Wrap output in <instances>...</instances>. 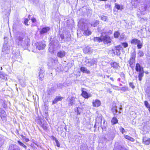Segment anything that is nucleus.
<instances>
[{"mask_svg": "<svg viewBox=\"0 0 150 150\" xmlns=\"http://www.w3.org/2000/svg\"><path fill=\"white\" fill-rule=\"evenodd\" d=\"M111 86L112 88H113V89L117 90L118 89V88H119V87L118 86H114L113 85H112V84H111Z\"/></svg>", "mask_w": 150, "mask_h": 150, "instance_id": "nucleus-56", "label": "nucleus"}, {"mask_svg": "<svg viewBox=\"0 0 150 150\" xmlns=\"http://www.w3.org/2000/svg\"><path fill=\"white\" fill-rule=\"evenodd\" d=\"M120 76L123 79H125V75L123 72L120 73Z\"/></svg>", "mask_w": 150, "mask_h": 150, "instance_id": "nucleus-58", "label": "nucleus"}, {"mask_svg": "<svg viewBox=\"0 0 150 150\" xmlns=\"http://www.w3.org/2000/svg\"><path fill=\"white\" fill-rule=\"evenodd\" d=\"M87 146L84 144L81 145V150H87Z\"/></svg>", "mask_w": 150, "mask_h": 150, "instance_id": "nucleus-43", "label": "nucleus"}, {"mask_svg": "<svg viewBox=\"0 0 150 150\" xmlns=\"http://www.w3.org/2000/svg\"><path fill=\"white\" fill-rule=\"evenodd\" d=\"M55 142L57 146L58 147H59L60 146V144L59 143V142L56 138H55Z\"/></svg>", "mask_w": 150, "mask_h": 150, "instance_id": "nucleus-55", "label": "nucleus"}, {"mask_svg": "<svg viewBox=\"0 0 150 150\" xmlns=\"http://www.w3.org/2000/svg\"><path fill=\"white\" fill-rule=\"evenodd\" d=\"M14 59L17 61L21 62H22L21 57L19 52L16 53L14 55Z\"/></svg>", "mask_w": 150, "mask_h": 150, "instance_id": "nucleus-18", "label": "nucleus"}, {"mask_svg": "<svg viewBox=\"0 0 150 150\" xmlns=\"http://www.w3.org/2000/svg\"><path fill=\"white\" fill-rule=\"evenodd\" d=\"M102 41H103L105 44H108L111 43V40L110 37L108 35L101 36Z\"/></svg>", "mask_w": 150, "mask_h": 150, "instance_id": "nucleus-9", "label": "nucleus"}, {"mask_svg": "<svg viewBox=\"0 0 150 150\" xmlns=\"http://www.w3.org/2000/svg\"><path fill=\"white\" fill-rule=\"evenodd\" d=\"M0 117L4 121H6V112L3 109L0 108Z\"/></svg>", "mask_w": 150, "mask_h": 150, "instance_id": "nucleus-10", "label": "nucleus"}, {"mask_svg": "<svg viewBox=\"0 0 150 150\" xmlns=\"http://www.w3.org/2000/svg\"><path fill=\"white\" fill-rule=\"evenodd\" d=\"M138 55L140 57H142L144 56V53L142 51H139L138 53Z\"/></svg>", "mask_w": 150, "mask_h": 150, "instance_id": "nucleus-54", "label": "nucleus"}, {"mask_svg": "<svg viewBox=\"0 0 150 150\" xmlns=\"http://www.w3.org/2000/svg\"><path fill=\"white\" fill-rule=\"evenodd\" d=\"M62 97L59 96H57L52 101V104L56 103L58 101L61 100Z\"/></svg>", "mask_w": 150, "mask_h": 150, "instance_id": "nucleus-27", "label": "nucleus"}, {"mask_svg": "<svg viewBox=\"0 0 150 150\" xmlns=\"http://www.w3.org/2000/svg\"><path fill=\"white\" fill-rule=\"evenodd\" d=\"M135 69L137 71L139 72L138 78L139 80L141 81L142 77L143 76L144 72L143 67H141L139 63H137L136 65Z\"/></svg>", "mask_w": 150, "mask_h": 150, "instance_id": "nucleus-4", "label": "nucleus"}, {"mask_svg": "<svg viewBox=\"0 0 150 150\" xmlns=\"http://www.w3.org/2000/svg\"><path fill=\"white\" fill-rule=\"evenodd\" d=\"M146 6H145V5H143L140 8L139 10L140 11L142 12L144 11H146Z\"/></svg>", "mask_w": 150, "mask_h": 150, "instance_id": "nucleus-39", "label": "nucleus"}, {"mask_svg": "<svg viewBox=\"0 0 150 150\" xmlns=\"http://www.w3.org/2000/svg\"><path fill=\"white\" fill-rule=\"evenodd\" d=\"M85 62L86 66H91L96 63H97V60L96 58L88 59L85 60Z\"/></svg>", "mask_w": 150, "mask_h": 150, "instance_id": "nucleus-8", "label": "nucleus"}, {"mask_svg": "<svg viewBox=\"0 0 150 150\" xmlns=\"http://www.w3.org/2000/svg\"><path fill=\"white\" fill-rule=\"evenodd\" d=\"M144 103L145 106L148 109L150 108V105L147 101H145L144 102Z\"/></svg>", "mask_w": 150, "mask_h": 150, "instance_id": "nucleus-48", "label": "nucleus"}, {"mask_svg": "<svg viewBox=\"0 0 150 150\" xmlns=\"http://www.w3.org/2000/svg\"><path fill=\"white\" fill-rule=\"evenodd\" d=\"M10 50L9 49L7 46L6 43H4L3 46L2 50V55H4V54H7L9 53Z\"/></svg>", "mask_w": 150, "mask_h": 150, "instance_id": "nucleus-11", "label": "nucleus"}, {"mask_svg": "<svg viewBox=\"0 0 150 150\" xmlns=\"http://www.w3.org/2000/svg\"><path fill=\"white\" fill-rule=\"evenodd\" d=\"M59 43V41L56 39H54V40L51 42L50 45H52L53 46H57L58 45Z\"/></svg>", "mask_w": 150, "mask_h": 150, "instance_id": "nucleus-24", "label": "nucleus"}, {"mask_svg": "<svg viewBox=\"0 0 150 150\" xmlns=\"http://www.w3.org/2000/svg\"><path fill=\"white\" fill-rule=\"evenodd\" d=\"M136 57V53L135 51L132 52L131 54V58H135Z\"/></svg>", "mask_w": 150, "mask_h": 150, "instance_id": "nucleus-50", "label": "nucleus"}, {"mask_svg": "<svg viewBox=\"0 0 150 150\" xmlns=\"http://www.w3.org/2000/svg\"><path fill=\"white\" fill-rule=\"evenodd\" d=\"M25 36V34L22 32H19L17 34L16 41L18 45H20L25 47L27 45V42L26 40H23Z\"/></svg>", "mask_w": 150, "mask_h": 150, "instance_id": "nucleus-1", "label": "nucleus"}, {"mask_svg": "<svg viewBox=\"0 0 150 150\" xmlns=\"http://www.w3.org/2000/svg\"><path fill=\"white\" fill-rule=\"evenodd\" d=\"M102 117L101 115L98 116V117L96 118V122H97L98 123H101L102 118Z\"/></svg>", "mask_w": 150, "mask_h": 150, "instance_id": "nucleus-32", "label": "nucleus"}, {"mask_svg": "<svg viewBox=\"0 0 150 150\" xmlns=\"http://www.w3.org/2000/svg\"><path fill=\"white\" fill-rule=\"evenodd\" d=\"M60 36L62 40L64 38V34H60Z\"/></svg>", "mask_w": 150, "mask_h": 150, "instance_id": "nucleus-61", "label": "nucleus"}, {"mask_svg": "<svg viewBox=\"0 0 150 150\" xmlns=\"http://www.w3.org/2000/svg\"><path fill=\"white\" fill-rule=\"evenodd\" d=\"M90 48L89 47H86L84 49L83 52L85 53H87L90 52Z\"/></svg>", "mask_w": 150, "mask_h": 150, "instance_id": "nucleus-46", "label": "nucleus"}, {"mask_svg": "<svg viewBox=\"0 0 150 150\" xmlns=\"http://www.w3.org/2000/svg\"><path fill=\"white\" fill-rule=\"evenodd\" d=\"M135 59L130 58L129 60V63L130 65H133L135 62Z\"/></svg>", "mask_w": 150, "mask_h": 150, "instance_id": "nucleus-41", "label": "nucleus"}, {"mask_svg": "<svg viewBox=\"0 0 150 150\" xmlns=\"http://www.w3.org/2000/svg\"><path fill=\"white\" fill-rule=\"evenodd\" d=\"M31 20L33 23H35L36 21V19L33 17L32 18Z\"/></svg>", "mask_w": 150, "mask_h": 150, "instance_id": "nucleus-62", "label": "nucleus"}, {"mask_svg": "<svg viewBox=\"0 0 150 150\" xmlns=\"http://www.w3.org/2000/svg\"><path fill=\"white\" fill-rule=\"evenodd\" d=\"M128 88L127 87H123L121 88V90L122 91H125L128 90Z\"/></svg>", "mask_w": 150, "mask_h": 150, "instance_id": "nucleus-52", "label": "nucleus"}, {"mask_svg": "<svg viewBox=\"0 0 150 150\" xmlns=\"http://www.w3.org/2000/svg\"><path fill=\"white\" fill-rule=\"evenodd\" d=\"M83 108L80 107L76 108L75 109V111L77 112L78 114H80L83 111Z\"/></svg>", "mask_w": 150, "mask_h": 150, "instance_id": "nucleus-25", "label": "nucleus"}, {"mask_svg": "<svg viewBox=\"0 0 150 150\" xmlns=\"http://www.w3.org/2000/svg\"><path fill=\"white\" fill-rule=\"evenodd\" d=\"M45 71L44 69H41L39 72V79L42 80L44 77L45 74L44 73Z\"/></svg>", "mask_w": 150, "mask_h": 150, "instance_id": "nucleus-14", "label": "nucleus"}, {"mask_svg": "<svg viewBox=\"0 0 150 150\" xmlns=\"http://www.w3.org/2000/svg\"><path fill=\"white\" fill-rule=\"evenodd\" d=\"M113 150H128L124 147H115Z\"/></svg>", "mask_w": 150, "mask_h": 150, "instance_id": "nucleus-38", "label": "nucleus"}, {"mask_svg": "<svg viewBox=\"0 0 150 150\" xmlns=\"http://www.w3.org/2000/svg\"><path fill=\"white\" fill-rule=\"evenodd\" d=\"M120 35V33L118 31H116L114 33V37L115 38H117Z\"/></svg>", "mask_w": 150, "mask_h": 150, "instance_id": "nucleus-45", "label": "nucleus"}, {"mask_svg": "<svg viewBox=\"0 0 150 150\" xmlns=\"http://www.w3.org/2000/svg\"><path fill=\"white\" fill-rule=\"evenodd\" d=\"M100 18L103 21H108L107 17L105 16L102 15L101 16Z\"/></svg>", "mask_w": 150, "mask_h": 150, "instance_id": "nucleus-40", "label": "nucleus"}, {"mask_svg": "<svg viewBox=\"0 0 150 150\" xmlns=\"http://www.w3.org/2000/svg\"><path fill=\"white\" fill-rule=\"evenodd\" d=\"M82 92L81 95L85 98L87 99L91 96V95L90 94H88L86 91L82 90Z\"/></svg>", "mask_w": 150, "mask_h": 150, "instance_id": "nucleus-22", "label": "nucleus"}, {"mask_svg": "<svg viewBox=\"0 0 150 150\" xmlns=\"http://www.w3.org/2000/svg\"><path fill=\"white\" fill-rule=\"evenodd\" d=\"M79 24L80 25L81 28L83 30H84L83 34L85 35H89L91 34V32L88 29L86 30L88 28L87 25L83 20H80L79 23Z\"/></svg>", "mask_w": 150, "mask_h": 150, "instance_id": "nucleus-2", "label": "nucleus"}, {"mask_svg": "<svg viewBox=\"0 0 150 150\" xmlns=\"http://www.w3.org/2000/svg\"><path fill=\"white\" fill-rule=\"evenodd\" d=\"M8 150H20L19 147L16 144H11Z\"/></svg>", "mask_w": 150, "mask_h": 150, "instance_id": "nucleus-19", "label": "nucleus"}, {"mask_svg": "<svg viewBox=\"0 0 150 150\" xmlns=\"http://www.w3.org/2000/svg\"><path fill=\"white\" fill-rule=\"evenodd\" d=\"M110 65L111 67L115 69H118L120 68V66H119L118 64L116 62H111Z\"/></svg>", "mask_w": 150, "mask_h": 150, "instance_id": "nucleus-21", "label": "nucleus"}, {"mask_svg": "<svg viewBox=\"0 0 150 150\" xmlns=\"http://www.w3.org/2000/svg\"><path fill=\"white\" fill-rule=\"evenodd\" d=\"M131 43L134 45H137V47L138 49H141L143 46L142 42L140 40L136 38L132 39L131 42Z\"/></svg>", "mask_w": 150, "mask_h": 150, "instance_id": "nucleus-7", "label": "nucleus"}, {"mask_svg": "<svg viewBox=\"0 0 150 150\" xmlns=\"http://www.w3.org/2000/svg\"><path fill=\"white\" fill-rule=\"evenodd\" d=\"M92 103L94 107H98L100 105L101 103L100 100L98 99H96L93 100Z\"/></svg>", "mask_w": 150, "mask_h": 150, "instance_id": "nucleus-17", "label": "nucleus"}, {"mask_svg": "<svg viewBox=\"0 0 150 150\" xmlns=\"http://www.w3.org/2000/svg\"><path fill=\"white\" fill-rule=\"evenodd\" d=\"M40 120V123L41 127L45 130H46L47 129V123L46 122L45 120L42 121L41 120L39 119Z\"/></svg>", "mask_w": 150, "mask_h": 150, "instance_id": "nucleus-15", "label": "nucleus"}, {"mask_svg": "<svg viewBox=\"0 0 150 150\" xmlns=\"http://www.w3.org/2000/svg\"><path fill=\"white\" fill-rule=\"evenodd\" d=\"M36 48L39 50H44L46 46L45 42L42 41L37 42L35 44Z\"/></svg>", "mask_w": 150, "mask_h": 150, "instance_id": "nucleus-6", "label": "nucleus"}, {"mask_svg": "<svg viewBox=\"0 0 150 150\" xmlns=\"http://www.w3.org/2000/svg\"><path fill=\"white\" fill-rule=\"evenodd\" d=\"M70 35L69 33H68L67 35V36H66L65 38L66 39V40L67 41H69L70 40Z\"/></svg>", "mask_w": 150, "mask_h": 150, "instance_id": "nucleus-51", "label": "nucleus"}, {"mask_svg": "<svg viewBox=\"0 0 150 150\" xmlns=\"http://www.w3.org/2000/svg\"><path fill=\"white\" fill-rule=\"evenodd\" d=\"M19 82L21 86L23 87H25V81L26 79L25 78H21L19 79Z\"/></svg>", "mask_w": 150, "mask_h": 150, "instance_id": "nucleus-23", "label": "nucleus"}, {"mask_svg": "<svg viewBox=\"0 0 150 150\" xmlns=\"http://www.w3.org/2000/svg\"><path fill=\"white\" fill-rule=\"evenodd\" d=\"M28 20L27 18H25L24 23L26 25H29L28 23Z\"/></svg>", "mask_w": 150, "mask_h": 150, "instance_id": "nucleus-53", "label": "nucleus"}, {"mask_svg": "<svg viewBox=\"0 0 150 150\" xmlns=\"http://www.w3.org/2000/svg\"><path fill=\"white\" fill-rule=\"evenodd\" d=\"M122 49V47L120 45H119L115 47V49L113 50L114 53L117 55H119L120 54V50Z\"/></svg>", "mask_w": 150, "mask_h": 150, "instance_id": "nucleus-13", "label": "nucleus"}, {"mask_svg": "<svg viewBox=\"0 0 150 150\" xmlns=\"http://www.w3.org/2000/svg\"><path fill=\"white\" fill-rule=\"evenodd\" d=\"M120 132H121L122 134H123V133L125 132V130L122 127L120 128Z\"/></svg>", "mask_w": 150, "mask_h": 150, "instance_id": "nucleus-59", "label": "nucleus"}, {"mask_svg": "<svg viewBox=\"0 0 150 150\" xmlns=\"http://www.w3.org/2000/svg\"><path fill=\"white\" fill-rule=\"evenodd\" d=\"M80 70L83 73L88 74L90 73V71L85 67H81L80 68Z\"/></svg>", "mask_w": 150, "mask_h": 150, "instance_id": "nucleus-28", "label": "nucleus"}, {"mask_svg": "<svg viewBox=\"0 0 150 150\" xmlns=\"http://www.w3.org/2000/svg\"><path fill=\"white\" fill-rule=\"evenodd\" d=\"M65 55L66 52L63 50L59 51L57 54V56L60 58H62L64 57Z\"/></svg>", "mask_w": 150, "mask_h": 150, "instance_id": "nucleus-16", "label": "nucleus"}, {"mask_svg": "<svg viewBox=\"0 0 150 150\" xmlns=\"http://www.w3.org/2000/svg\"><path fill=\"white\" fill-rule=\"evenodd\" d=\"M116 131L115 129L112 128L110 129L108 133L107 136L110 140H112L115 137V134Z\"/></svg>", "mask_w": 150, "mask_h": 150, "instance_id": "nucleus-5", "label": "nucleus"}, {"mask_svg": "<svg viewBox=\"0 0 150 150\" xmlns=\"http://www.w3.org/2000/svg\"><path fill=\"white\" fill-rule=\"evenodd\" d=\"M21 25V23L20 22L19 19H17L16 21L14 22V23L13 24V27H16L17 26H20Z\"/></svg>", "mask_w": 150, "mask_h": 150, "instance_id": "nucleus-30", "label": "nucleus"}, {"mask_svg": "<svg viewBox=\"0 0 150 150\" xmlns=\"http://www.w3.org/2000/svg\"><path fill=\"white\" fill-rule=\"evenodd\" d=\"M145 6H146V10H148L149 8H150V4L149 3L146 5L145 4Z\"/></svg>", "mask_w": 150, "mask_h": 150, "instance_id": "nucleus-57", "label": "nucleus"}, {"mask_svg": "<svg viewBox=\"0 0 150 150\" xmlns=\"http://www.w3.org/2000/svg\"><path fill=\"white\" fill-rule=\"evenodd\" d=\"M99 23V21L97 20H95L91 22V26L95 27Z\"/></svg>", "mask_w": 150, "mask_h": 150, "instance_id": "nucleus-29", "label": "nucleus"}, {"mask_svg": "<svg viewBox=\"0 0 150 150\" xmlns=\"http://www.w3.org/2000/svg\"><path fill=\"white\" fill-rule=\"evenodd\" d=\"M4 137H0V148H1L4 144Z\"/></svg>", "mask_w": 150, "mask_h": 150, "instance_id": "nucleus-36", "label": "nucleus"}, {"mask_svg": "<svg viewBox=\"0 0 150 150\" xmlns=\"http://www.w3.org/2000/svg\"><path fill=\"white\" fill-rule=\"evenodd\" d=\"M93 40L94 41H98L99 42H101L102 41L101 36V37L100 38H98V37L94 38Z\"/></svg>", "mask_w": 150, "mask_h": 150, "instance_id": "nucleus-42", "label": "nucleus"}, {"mask_svg": "<svg viewBox=\"0 0 150 150\" xmlns=\"http://www.w3.org/2000/svg\"><path fill=\"white\" fill-rule=\"evenodd\" d=\"M118 120L116 117H114L111 120V123L112 125H115L118 122Z\"/></svg>", "mask_w": 150, "mask_h": 150, "instance_id": "nucleus-35", "label": "nucleus"}, {"mask_svg": "<svg viewBox=\"0 0 150 150\" xmlns=\"http://www.w3.org/2000/svg\"><path fill=\"white\" fill-rule=\"evenodd\" d=\"M121 46L124 48H126L128 47V45L127 42H122L121 43Z\"/></svg>", "mask_w": 150, "mask_h": 150, "instance_id": "nucleus-49", "label": "nucleus"}, {"mask_svg": "<svg viewBox=\"0 0 150 150\" xmlns=\"http://www.w3.org/2000/svg\"><path fill=\"white\" fill-rule=\"evenodd\" d=\"M112 111L114 114H116L117 112V107L116 106H113L112 108Z\"/></svg>", "mask_w": 150, "mask_h": 150, "instance_id": "nucleus-37", "label": "nucleus"}, {"mask_svg": "<svg viewBox=\"0 0 150 150\" xmlns=\"http://www.w3.org/2000/svg\"><path fill=\"white\" fill-rule=\"evenodd\" d=\"M54 46L51 45L50 47L49 48V50L50 52L52 53V52L54 50V48L53 47Z\"/></svg>", "mask_w": 150, "mask_h": 150, "instance_id": "nucleus-47", "label": "nucleus"}, {"mask_svg": "<svg viewBox=\"0 0 150 150\" xmlns=\"http://www.w3.org/2000/svg\"><path fill=\"white\" fill-rule=\"evenodd\" d=\"M50 30V28L49 27H44L40 31V34L46 33Z\"/></svg>", "mask_w": 150, "mask_h": 150, "instance_id": "nucleus-20", "label": "nucleus"}, {"mask_svg": "<svg viewBox=\"0 0 150 150\" xmlns=\"http://www.w3.org/2000/svg\"><path fill=\"white\" fill-rule=\"evenodd\" d=\"M7 76L3 73L0 71V78L1 79L6 80L7 79Z\"/></svg>", "mask_w": 150, "mask_h": 150, "instance_id": "nucleus-26", "label": "nucleus"}, {"mask_svg": "<svg viewBox=\"0 0 150 150\" xmlns=\"http://www.w3.org/2000/svg\"><path fill=\"white\" fill-rule=\"evenodd\" d=\"M18 143L21 146H22L23 148H24L25 149H26L27 146L25 145H24L23 143L19 141H18Z\"/></svg>", "mask_w": 150, "mask_h": 150, "instance_id": "nucleus-44", "label": "nucleus"}, {"mask_svg": "<svg viewBox=\"0 0 150 150\" xmlns=\"http://www.w3.org/2000/svg\"><path fill=\"white\" fill-rule=\"evenodd\" d=\"M115 7L118 10L122 11L124 8L123 6L122 5H120L119 4H115Z\"/></svg>", "mask_w": 150, "mask_h": 150, "instance_id": "nucleus-33", "label": "nucleus"}, {"mask_svg": "<svg viewBox=\"0 0 150 150\" xmlns=\"http://www.w3.org/2000/svg\"><path fill=\"white\" fill-rule=\"evenodd\" d=\"M58 63L57 60L52 58H50L47 64L48 69H56L57 68H58L57 67Z\"/></svg>", "mask_w": 150, "mask_h": 150, "instance_id": "nucleus-3", "label": "nucleus"}, {"mask_svg": "<svg viewBox=\"0 0 150 150\" xmlns=\"http://www.w3.org/2000/svg\"><path fill=\"white\" fill-rule=\"evenodd\" d=\"M143 140L144 143L146 145H149L150 143V139H147L145 137L143 138Z\"/></svg>", "mask_w": 150, "mask_h": 150, "instance_id": "nucleus-31", "label": "nucleus"}, {"mask_svg": "<svg viewBox=\"0 0 150 150\" xmlns=\"http://www.w3.org/2000/svg\"><path fill=\"white\" fill-rule=\"evenodd\" d=\"M124 137L125 139L132 142H134V139L133 138H132L129 136L124 135Z\"/></svg>", "mask_w": 150, "mask_h": 150, "instance_id": "nucleus-34", "label": "nucleus"}, {"mask_svg": "<svg viewBox=\"0 0 150 150\" xmlns=\"http://www.w3.org/2000/svg\"><path fill=\"white\" fill-rule=\"evenodd\" d=\"M110 7V5H109L108 4H105V8H109Z\"/></svg>", "mask_w": 150, "mask_h": 150, "instance_id": "nucleus-63", "label": "nucleus"}, {"mask_svg": "<svg viewBox=\"0 0 150 150\" xmlns=\"http://www.w3.org/2000/svg\"><path fill=\"white\" fill-rule=\"evenodd\" d=\"M147 95H148V98L150 100V93H147Z\"/></svg>", "mask_w": 150, "mask_h": 150, "instance_id": "nucleus-64", "label": "nucleus"}, {"mask_svg": "<svg viewBox=\"0 0 150 150\" xmlns=\"http://www.w3.org/2000/svg\"><path fill=\"white\" fill-rule=\"evenodd\" d=\"M76 98L74 97H71V98L67 99L69 106H72L74 105L76 103Z\"/></svg>", "mask_w": 150, "mask_h": 150, "instance_id": "nucleus-12", "label": "nucleus"}, {"mask_svg": "<svg viewBox=\"0 0 150 150\" xmlns=\"http://www.w3.org/2000/svg\"><path fill=\"white\" fill-rule=\"evenodd\" d=\"M129 85L130 86V87H131L133 89L134 88V86L132 83H129Z\"/></svg>", "mask_w": 150, "mask_h": 150, "instance_id": "nucleus-60", "label": "nucleus"}]
</instances>
